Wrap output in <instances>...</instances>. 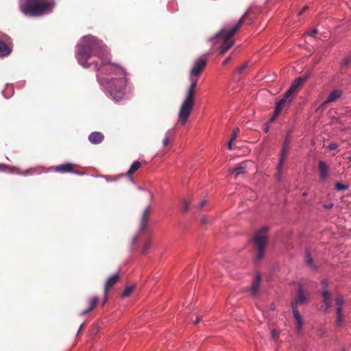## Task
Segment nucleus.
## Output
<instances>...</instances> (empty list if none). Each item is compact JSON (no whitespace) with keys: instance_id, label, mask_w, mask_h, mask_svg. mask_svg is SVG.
<instances>
[{"instance_id":"f03ea898","label":"nucleus","mask_w":351,"mask_h":351,"mask_svg":"<svg viewBox=\"0 0 351 351\" xmlns=\"http://www.w3.org/2000/svg\"><path fill=\"white\" fill-rule=\"evenodd\" d=\"M250 14V9H248L238 22L230 29L223 28L219 32L212 40L214 41V45H219V53L224 54L234 44L232 37L243 25L244 20Z\"/></svg>"},{"instance_id":"bb28decb","label":"nucleus","mask_w":351,"mask_h":351,"mask_svg":"<svg viewBox=\"0 0 351 351\" xmlns=\"http://www.w3.org/2000/svg\"><path fill=\"white\" fill-rule=\"evenodd\" d=\"M150 246H151V239H147L144 243L143 248L142 250V253L145 254L147 252V250L150 248Z\"/></svg>"},{"instance_id":"7c9ffc66","label":"nucleus","mask_w":351,"mask_h":351,"mask_svg":"<svg viewBox=\"0 0 351 351\" xmlns=\"http://www.w3.org/2000/svg\"><path fill=\"white\" fill-rule=\"evenodd\" d=\"M170 142V136L167 134H166L165 137L164 138L162 141V145L164 147H167Z\"/></svg>"},{"instance_id":"3c124183","label":"nucleus","mask_w":351,"mask_h":351,"mask_svg":"<svg viewBox=\"0 0 351 351\" xmlns=\"http://www.w3.org/2000/svg\"><path fill=\"white\" fill-rule=\"evenodd\" d=\"M270 309H271V310H274V305H273V304L271 306Z\"/></svg>"},{"instance_id":"7ed1b4c3","label":"nucleus","mask_w":351,"mask_h":351,"mask_svg":"<svg viewBox=\"0 0 351 351\" xmlns=\"http://www.w3.org/2000/svg\"><path fill=\"white\" fill-rule=\"evenodd\" d=\"M53 5L45 0H21L20 9L27 16H38L45 14Z\"/></svg>"},{"instance_id":"37998d69","label":"nucleus","mask_w":351,"mask_h":351,"mask_svg":"<svg viewBox=\"0 0 351 351\" xmlns=\"http://www.w3.org/2000/svg\"><path fill=\"white\" fill-rule=\"evenodd\" d=\"M233 141H232L231 139H230V141H229V142H228V145H227V146H228V149H232V142H233Z\"/></svg>"},{"instance_id":"49530a36","label":"nucleus","mask_w":351,"mask_h":351,"mask_svg":"<svg viewBox=\"0 0 351 351\" xmlns=\"http://www.w3.org/2000/svg\"><path fill=\"white\" fill-rule=\"evenodd\" d=\"M200 320H201V318L197 317L196 320H195V324H198L200 322Z\"/></svg>"},{"instance_id":"c85d7f7f","label":"nucleus","mask_w":351,"mask_h":351,"mask_svg":"<svg viewBox=\"0 0 351 351\" xmlns=\"http://www.w3.org/2000/svg\"><path fill=\"white\" fill-rule=\"evenodd\" d=\"M335 303L337 305V307H341L344 303L343 298L342 295H338L335 298Z\"/></svg>"},{"instance_id":"cd10ccee","label":"nucleus","mask_w":351,"mask_h":351,"mask_svg":"<svg viewBox=\"0 0 351 351\" xmlns=\"http://www.w3.org/2000/svg\"><path fill=\"white\" fill-rule=\"evenodd\" d=\"M335 189L337 191H345V190H347L348 189V185H346V184H341L340 182H337L336 184H335Z\"/></svg>"},{"instance_id":"79ce46f5","label":"nucleus","mask_w":351,"mask_h":351,"mask_svg":"<svg viewBox=\"0 0 351 351\" xmlns=\"http://www.w3.org/2000/svg\"><path fill=\"white\" fill-rule=\"evenodd\" d=\"M231 60V58L230 57H228L226 58L224 61L223 62V65H226L227 64H228L230 62V61Z\"/></svg>"},{"instance_id":"ddd939ff","label":"nucleus","mask_w":351,"mask_h":351,"mask_svg":"<svg viewBox=\"0 0 351 351\" xmlns=\"http://www.w3.org/2000/svg\"><path fill=\"white\" fill-rule=\"evenodd\" d=\"M75 165L71 163L62 164L55 167V171L60 173H77L74 169Z\"/></svg>"},{"instance_id":"a18cd8bd","label":"nucleus","mask_w":351,"mask_h":351,"mask_svg":"<svg viewBox=\"0 0 351 351\" xmlns=\"http://www.w3.org/2000/svg\"><path fill=\"white\" fill-rule=\"evenodd\" d=\"M308 8V6H304L302 10L299 12V14L301 15L304 12H305Z\"/></svg>"},{"instance_id":"9d476101","label":"nucleus","mask_w":351,"mask_h":351,"mask_svg":"<svg viewBox=\"0 0 351 351\" xmlns=\"http://www.w3.org/2000/svg\"><path fill=\"white\" fill-rule=\"evenodd\" d=\"M319 171V178L322 182H325L328 178L329 168L327 164L324 161H319L318 164Z\"/></svg>"},{"instance_id":"6ab92c4d","label":"nucleus","mask_w":351,"mask_h":351,"mask_svg":"<svg viewBox=\"0 0 351 351\" xmlns=\"http://www.w3.org/2000/svg\"><path fill=\"white\" fill-rule=\"evenodd\" d=\"M98 302H99V298H98L97 296L93 297L89 300V306L86 309L80 313V315H84L88 313L89 312H90L91 311H93L96 307L97 304H98Z\"/></svg>"},{"instance_id":"1a4fd4ad","label":"nucleus","mask_w":351,"mask_h":351,"mask_svg":"<svg viewBox=\"0 0 351 351\" xmlns=\"http://www.w3.org/2000/svg\"><path fill=\"white\" fill-rule=\"evenodd\" d=\"M206 58H200L194 62V66L191 71V75L199 76L206 65Z\"/></svg>"},{"instance_id":"c9c22d12","label":"nucleus","mask_w":351,"mask_h":351,"mask_svg":"<svg viewBox=\"0 0 351 351\" xmlns=\"http://www.w3.org/2000/svg\"><path fill=\"white\" fill-rule=\"evenodd\" d=\"M206 204H207V201L206 199H203L199 202V204L198 205V208L199 209H203L206 206Z\"/></svg>"},{"instance_id":"f8f14e48","label":"nucleus","mask_w":351,"mask_h":351,"mask_svg":"<svg viewBox=\"0 0 351 351\" xmlns=\"http://www.w3.org/2000/svg\"><path fill=\"white\" fill-rule=\"evenodd\" d=\"M322 298H323V307H324V311L325 313H326L328 311V309L331 306V295L328 291L326 289H324L321 292Z\"/></svg>"},{"instance_id":"f704fd0d","label":"nucleus","mask_w":351,"mask_h":351,"mask_svg":"<svg viewBox=\"0 0 351 351\" xmlns=\"http://www.w3.org/2000/svg\"><path fill=\"white\" fill-rule=\"evenodd\" d=\"M338 147V145L335 143H330L328 146L329 150H335Z\"/></svg>"},{"instance_id":"a19ab883","label":"nucleus","mask_w":351,"mask_h":351,"mask_svg":"<svg viewBox=\"0 0 351 351\" xmlns=\"http://www.w3.org/2000/svg\"><path fill=\"white\" fill-rule=\"evenodd\" d=\"M321 285L324 287H328V282L326 280H323L322 282H321Z\"/></svg>"},{"instance_id":"0eeeda50","label":"nucleus","mask_w":351,"mask_h":351,"mask_svg":"<svg viewBox=\"0 0 351 351\" xmlns=\"http://www.w3.org/2000/svg\"><path fill=\"white\" fill-rule=\"evenodd\" d=\"M308 301V297L302 289L301 285H299L297 295L295 298L291 302V308L293 314V317L296 322V328L300 332L302 328V318L300 315L299 311L298 310V306L304 304Z\"/></svg>"},{"instance_id":"2f4dec72","label":"nucleus","mask_w":351,"mask_h":351,"mask_svg":"<svg viewBox=\"0 0 351 351\" xmlns=\"http://www.w3.org/2000/svg\"><path fill=\"white\" fill-rule=\"evenodd\" d=\"M247 67V63L245 62L238 68L237 72L241 74L246 69Z\"/></svg>"},{"instance_id":"58836bf2","label":"nucleus","mask_w":351,"mask_h":351,"mask_svg":"<svg viewBox=\"0 0 351 351\" xmlns=\"http://www.w3.org/2000/svg\"><path fill=\"white\" fill-rule=\"evenodd\" d=\"M317 34V29H313V30H311V32H308V35H310L311 36H314Z\"/></svg>"},{"instance_id":"603ef678","label":"nucleus","mask_w":351,"mask_h":351,"mask_svg":"<svg viewBox=\"0 0 351 351\" xmlns=\"http://www.w3.org/2000/svg\"><path fill=\"white\" fill-rule=\"evenodd\" d=\"M348 160L351 162V156L348 158Z\"/></svg>"},{"instance_id":"20e7f679","label":"nucleus","mask_w":351,"mask_h":351,"mask_svg":"<svg viewBox=\"0 0 351 351\" xmlns=\"http://www.w3.org/2000/svg\"><path fill=\"white\" fill-rule=\"evenodd\" d=\"M305 80L306 78L298 77L293 81L289 88L284 94L282 98L276 103L274 115L270 119L271 121H273L283 109H288L289 108L292 101L291 95Z\"/></svg>"},{"instance_id":"473e14b6","label":"nucleus","mask_w":351,"mask_h":351,"mask_svg":"<svg viewBox=\"0 0 351 351\" xmlns=\"http://www.w3.org/2000/svg\"><path fill=\"white\" fill-rule=\"evenodd\" d=\"M239 132V130L238 128H236L235 130H234L233 132H232V134L230 139L232 141H234L237 138Z\"/></svg>"},{"instance_id":"dca6fc26","label":"nucleus","mask_w":351,"mask_h":351,"mask_svg":"<svg viewBox=\"0 0 351 351\" xmlns=\"http://www.w3.org/2000/svg\"><path fill=\"white\" fill-rule=\"evenodd\" d=\"M104 139V135L100 132H91L88 136V141L92 144L101 143Z\"/></svg>"},{"instance_id":"5701e85b","label":"nucleus","mask_w":351,"mask_h":351,"mask_svg":"<svg viewBox=\"0 0 351 351\" xmlns=\"http://www.w3.org/2000/svg\"><path fill=\"white\" fill-rule=\"evenodd\" d=\"M337 319L335 321V324L337 326H340L342 325L343 319H342V307H337Z\"/></svg>"},{"instance_id":"393cba45","label":"nucleus","mask_w":351,"mask_h":351,"mask_svg":"<svg viewBox=\"0 0 351 351\" xmlns=\"http://www.w3.org/2000/svg\"><path fill=\"white\" fill-rule=\"evenodd\" d=\"M197 76H193V75H191V77H190V82H191V84L189 86V88H191V89H193L195 90H196V87H197Z\"/></svg>"},{"instance_id":"a211bd4d","label":"nucleus","mask_w":351,"mask_h":351,"mask_svg":"<svg viewBox=\"0 0 351 351\" xmlns=\"http://www.w3.org/2000/svg\"><path fill=\"white\" fill-rule=\"evenodd\" d=\"M342 95V91L341 90L335 89L330 93L328 96L327 99L324 101V104H328L330 102H333L337 100Z\"/></svg>"},{"instance_id":"39448f33","label":"nucleus","mask_w":351,"mask_h":351,"mask_svg":"<svg viewBox=\"0 0 351 351\" xmlns=\"http://www.w3.org/2000/svg\"><path fill=\"white\" fill-rule=\"evenodd\" d=\"M269 228L264 226L262 228L256 231L254 234L252 241L253 247L257 251L255 257L256 261H259L264 257L265 248L268 243L267 231Z\"/></svg>"},{"instance_id":"6e6552de","label":"nucleus","mask_w":351,"mask_h":351,"mask_svg":"<svg viewBox=\"0 0 351 351\" xmlns=\"http://www.w3.org/2000/svg\"><path fill=\"white\" fill-rule=\"evenodd\" d=\"M289 144H290V134H287L285 137V141L282 144L280 158L279 160V164L278 166V171L280 173L283 167L284 162L286 158L287 153L289 149Z\"/></svg>"},{"instance_id":"8fccbe9b","label":"nucleus","mask_w":351,"mask_h":351,"mask_svg":"<svg viewBox=\"0 0 351 351\" xmlns=\"http://www.w3.org/2000/svg\"><path fill=\"white\" fill-rule=\"evenodd\" d=\"M5 40H6V41H8V40L10 39V38H9V37H8L7 36H5Z\"/></svg>"},{"instance_id":"412c9836","label":"nucleus","mask_w":351,"mask_h":351,"mask_svg":"<svg viewBox=\"0 0 351 351\" xmlns=\"http://www.w3.org/2000/svg\"><path fill=\"white\" fill-rule=\"evenodd\" d=\"M141 167V162L139 161L134 162L127 172V175L131 176L138 170Z\"/></svg>"},{"instance_id":"4c0bfd02","label":"nucleus","mask_w":351,"mask_h":351,"mask_svg":"<svg viewBox=\"0 0 351 351\" xmlns=\"http://www.w3.org/2000/svg\"><path fill=\"white\" fill-rule=\"evenodd\" d=\"M108 293L109 292H104V301H103V305L105 304V303L108 301Z\"/></svg>"},{"instance_id":"72a5a7b5","label":"nucleus","mask_w":351,"mask_h":351,"mask_svg":"<svg viewBox=\"0 0 351 351\" xmlns=\"http://www.w3.org/2000/svg\"><path fill=\"white\" fill-rule=\"evenodd\" d=\"M278 332L276 330H271V337L274 340H276L278 338Z\"/></svg>"},{"instance_id":"f3484780","label":"nucleus","mask_w":351,"mask_h":351,"mask_svg":"<svg viewBox=\"0 0 351 351\" xmlns=\"http://www.w3.org/2000/svg\"><path fill=\"white\" fill-rule=\"evenodd\" d=\"M247 162H243L238 164L234 169L230 171L231 174H234V178L239 175L244 174L247 168Z\"/></svg>"},{"instance_id":"b1692460","label":"nucleus","mask_w":351,"mask_h":351,"mask_svg":"<svg viewBox=\"0 0 351 351\" xmlns=\"http://www.w3.org/2000/svg\"><path fill=\"white\" fill-rule=\"evenodd\" d=\"M134 288H135V285H131V286L126 287L122 293V297L125 298V297L129 296L132 293Z\"/></svg>"},{"instance_id":"423d86ee","label":"nucleus","mask_w":351,"mask_h":351,"mask_svg":"<svg viewBox=\"0 0 351 351\" xmlns=\"http://www.w3.org/2000/svg\"><path fill=\"white\" fill-rule=\"evenodd\" d=\"M195 91L193 89L188 88L185 99L180 108L178 117L182 124H185L187 121L195 105Z\"/></svg>"},{"instance_id":"de8ad7c7","label":"nucleus","mask_w":351,"mask_h":351,"mask_svg":"<svg viewBox=\"0 0 351 351\" xmlns=\"http://www.w3.org/2000/svg\"><path fill=\"white\" fill-rule=\"evenodd\" d=\"M83 326H84V324H81V326H80V328L78 330V332H77L78 334L80 333V330L82 329Z\"/></svg>"},{"instance_id":"9b49d317","label":"nucleus","mask_w":351,"mask_h":351,"mask_svg":"<svg viewBox=\"0 0 351 351\" xmlns=\"http://www.w3.org/2000/svg\"><path fill=\"white\" fill-rule=\"evenodd\" d=\"M151 213V206H148L143 211L141 220V224L139 227V232H143L145 230L148 221H149V217Z\"/></svg>"},{"instance_id":"09e8293b","label":"nucleus","mask_w":351,"mask_h":351,"mask_svg":"<svg viewBox=\"0 0 351 351\" xmlns=\"http://www.w3.org/2000/svg\"><path fill=\"white\" fill-rule=\"evenodd\" d=\"M202 221L203 223H207V219H206V218H203V219H202Z\"/></svg>"},{"instance_id":"4468645a","label":"nucleus","mask_w":351,"mask_h":351,"mask_svg":"<svg viewBox=\"0 0 351 351\" xmlns=\"http://www.w3.org/2000/svg\"><path fill=\"white\" fill-rule=\"evenodd\" d=\"M119 278L120 277L118 274H115L111 276L110 278H108L104 285V292H109L110 290L119 281Z\"/></svg>"},{"instance_id":"f257e3e1","label":"nucleus","mask_w":351,"mask_h":351,"mask_svg":"<svg viewBox=\"0 0 351 351\" xmlns=\"http://www.w3.org/2000/svg\"><path fill=\"white\" fill-rule=\"evenodd\" d=\"M84 43L79 45L77 59L84 68L96 70L97 78L101 82H106L110 95L116 101L121 99L125 93L126 79L123 69L112 63L103 48L93 37H84Z\"/></svg>"},{"instance_id":"e433bc0d","label":"nucleus","mask_w":351,"mask_h":351,"mask_svg":"<svg viewBox=\"0 0 351 351\" xmlns=\"http://www.w3.org/2000/svg\"><path fill=\"white\" fill-rule=\"evenodd\" d=\"M333 204L332 203H328V204H324L323 205V207L326 209V210H329L330 208H332L333 207Z\"/></svg>"},{"instance_id":"c756f323","label":"nucleus","mask_w":351,"mask_h":351,"mask_svg":"<svg viewBox=\"0 0 351 351\" xmlns=\"http://www.w3.org/2000/svg\"><path fill=\"white\" fill-rule=\"evenodd\" d=\"M351 62V56L346 57L343 59L341 62V66L344 67L348 65Z\"/></svg>"},{"instance_id":"ea45409f","label":"nucleus","mask_w":351,"mask_h":351,"mask_svg":"<svg viewBox=\"0 0 351 351\" xmlns=\"http://www.w3.org/2000/svg\"><path fill=\"white\" fill-rule=\"evenodd\" d=\"M138 238H139V237L138 234L134 236V237L133 238V241H132V243L134 245H136L137 243V242L138 241Z\"/></svg>"},{"instance_id":"c03bdc74","label":"nucleus","mask_w":351,"mask_h":351,"mask_svg":"<svg viewBox=\"0 0 351 351\" xmlns=\"http://www.w3.org/2000/svg\"><path fill=\"white\" fill-rule=\"evenodd\" d=\"M8 167L3 164H0V171H5Z\"/></svg>"},{"instance_id":"4be33fe9","label":"nucleus","mask_w":351,"mask_h":351,"mask_svg":"<svg viewBox=\"0 0 351 351\" xmlns=\"http://www.w3.org/2000/svg\"><path fill=\"white\" fill-rule=\"evenodd\" d=\"M305 261L311 269H312L313 271H316L317 269V266L315 264L313 258L310 256L309 254H306Z\"/></svg>"},{"instance_id":"a878e982","label":"nucleus","mask_w":351,"mask_h":351,"mask_svg":"<svg viewBox=\"0 0 351 351\" xmlns=\"http://www.w3.org/2000/svg\"><path fill=\"white\" fill-rule=\"evenodd\" d=\"M190 204L191 202L189 200L186 199H183L182 202V210L183 212H187L189 210Z\"/></svg>"},{"instance_id":"aec40b11","label":"nucleus","mask_w":351,"mask_h":351,"mask_svg":"<svg viewBox=\"0 0 351 351\" xmlns=\"http://www.w3.org/2000/svg\"><path fill=\"white\" fill-rule=\"evenodd\" d=\"M12 52V48L5 42L0 40V56L4 57L10 55Z\"/></svg>"},{"instance_id":"2eb2a0df","label":"nucleus","mask_w":351,"mask_h":351,"mask_svg":"<svg viewBox=\"0 0 351 351\" xmlns=\"http://www.w3.org/2000/svg\"><path fill=\"white\" fill-rule=\"evenodd\" d=\"M261 282V276L260 274H256L255 278L253 280L251 288H250V295L252 296H256L259 290L260 284Z\"/></svg>"}]
</instances>
